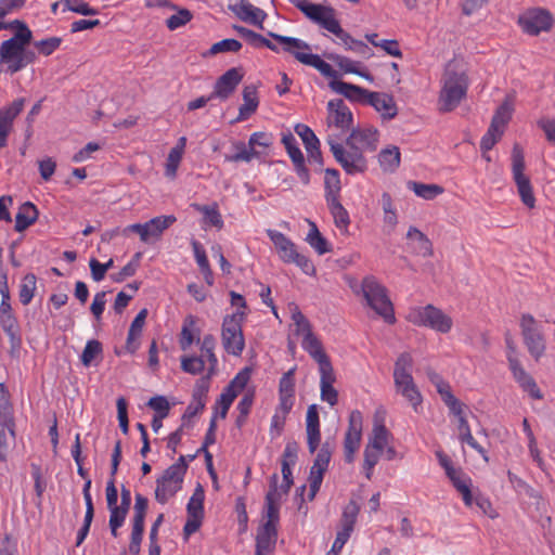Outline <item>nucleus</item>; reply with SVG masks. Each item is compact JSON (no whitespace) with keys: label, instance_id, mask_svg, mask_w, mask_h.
<instances>
[{"label":"nucleus","instance_id":"1","mask_svg":"<svg viewBox=\"0 0 555 555\" xmlns=\"http://www.w3.org/2000/svg\"><path fill=\"white\" fill-rule=\"evenodd\" d=\"M289 2L311 22L335 35L347 50L363 56L371 55V49L365 42L352 38L350 34L343 29L332 7L312 3L309 0H289Z\"/></svg>","mask_w":555,"mask_h":555},{"label":"nucleus","instance_id":"2","mask_svg":"<svg viewBox=\"0 0 555 555\" xmlns=\"http://www.w3.org/2000/svg\"><path fill=\"white\" fill-rule=\"evenodd\" d=\"M268 35L281 44L280 52L284 51L289 53L301 64L311 66L319 70L324 77H336V70L332 65L322 60L318 54L311 53V48L306 41L272 31H269Z\"/></svg>","mask_w":555,"mask_h":555},{"label":"nucleus","instance_id":"3","mask_svg":"<svg viewBox=\"0 0 555 555\" xmlns=\"http://www.w3.org/2000/svg\"><path fill=\"white\" fill-rule=\"evenodd\" d=\"M413 359L410 353H401L393 369V383L396 391L400 393L413 408L414 412L422 410L423 397L412 376Z\"/></svg>","mask_w":555,"mask_h":555},{"label":"nucleus","instance_id":"4","mask_svg":"<svg viewBox=\"0 0 555 555\" xmlns=\"http://www.w3.org/2000/svg\"><path fill=\"white\" fill-rule=\"evenodd\" d=\"M31 39L23 34H14L0 46V62L7 65V72L15 74L36 61L34 51L26 47Z\"/></svg>","mask_w":555,"mask_h":555},{"label":"nucleus","instance_id":"5","mask_svg":"<svg viewBox=\"0 0 555 555\" xmlns=\"http://www.w3.org/2000/svg\"><path fill=\"white\" fill-rule=\"evenodd\" d=\"M266 233L273 243L282 262L297 266L307 275H315L317 270L313 262L306 255L298 251L296 244L289 237L273 229H268Z\"/></svg>","mask_w":555,"mask_h":555},{"label":"nucleus","instance_id":"6","mask_svg":"<svg viewBox=\"0 0 555 555\" xmlns=\"http://www.w3.org/2000/svg\"><path fill=\"white\" fill-rule=\"evenodd\" d=\"M246 312L236 310L224 315L221 324V344L228 354L241 357L245 349L243 324Z\"/></svg>","mask_w":555,"mask_h":555},{"label":"nucleus","instance_id":"7","mask_svg":"<svg viewBox=\"0 0 555 555\" xmlns=\"http://www.w3.org/2000/svg\"><path fill=\"white\" fill-rule=\"evenodd\" d=\"M363 297L367 305L388 324L396 322L393 306L388 297L387 289L376 278L365 276L361 284Z\"/></svg>","mask_w":555,"mask_h":555},{"label":"nucleus","instance_id":"8","mask_svg":"<svg viewBox=\"0 0 555 555\" xmlns=\"http://www.w3.org/2000/svg\"><path fill=\"white\" fill-rule=\"evenodd\" d=\"M288 310L293 322V332L296 336L301 337L302 349L308 352L313 360L327 356L321 340L312 332L311 323L300 311L299 307L292 302L288 305Z\"/></svg>","mask_w":555,"mask_h":555},{"label":"nucleus","instance_id":"9","mask_svg":"<svg viewBox=\"0 0 555 555\" xmlns=\"http://www.w3.org/2000/svg\"><path fill=\"white\" fill-rule=\"evenodd\" d=\"M468 88L467 77L463 73L448 69L442 78V88L439 94V108L451 112L459 106L465 98Z\"/></svg>","mask_w":555,"mask_h":555},{"label":"nucleus","instance_id":"10","mask_svg":"<svg viewBox=\"0 0 555 555\" xmlns=\"http://www.w3.org/2000/svg\"><path fill=\"white\" fill-rule=\"evenodd\" d=\"M188 469L185 456L181 455L176 463L170 465L156 481L155 499L158 503L165 504L181 488L184 475Z\"/></svg>","mask_w":555,"mask_h":555},{"label":"nucleus","instance_id":"11","mask_svg":"<svg viewBox=\"0 0 555 555\" xmlns=\"http://www.w3.org/2000/svg\"><path fill=\"white\" fill-rule=\"evenodd\" d=\"M406 320L416 326L429 327L442 334L449 333L453 326L452 318L433 305L411 308Z\"/></svg>","mask_w":555,"mask_h":555},{"label":"nucleus","instance_id":"12","mask_svg":"<svg viewBox=\"0 0 555 555\" xmlns=\"http://www.w3.org/2000/svg\"><path fill=\"white\" fill-rule=\"evenodd\" d=\"M519 326L529 354L538 362L546 350V339L541 324L527 313L522 314Z\"/></svg>","mask_w":555,"mask_h":555},{"label":"nucleus","instance_id":"13","mask_svg":"<svg viewBox=\"0 0 555 555\" xmlns=\"http://www.w3.org/2000/svg\"><path fill=\"white\" fill-rule=\"evenodd\" d=\"M512 171L522 204L529 209L534 208L535 197L530 179L525 175V157L519 144H515L513 147Z\"/></svg>","mask_w":555,"mask_h":555},{"label":"nucleus","instance_id":"14","mask_svg":"<svg viewBox=\"0 0 555 555\" xmlns=\"http://www.w3.org/2000/svg\"><path fill=\"white\" fill-rule=\"evenodd\" d=\"M0 324L4 333L9 336L12 345L20 344L17 320L13 314L11 306V296L5 273L0 275Z\"/></svg>","mask_w":555,"mask_h":555},{"label":"nucleus","instance_id":"15","mask_svg":"<svg viewBox=\"0 0 555 555\" xmlns=\"http://www.w3.org/2000/svg\"><path fill=\"white\" fill-rule=\"evenodd\" d=\"M515 98L507 94L503 102L496 107L488 128V151L498 143L504 134L505 128L514 113Z\"/></svg>","mask_w":555,"mask_h":555},{"label":"nucleus","instance_id":"16","mask_svg":"<svg viewBox=\"0 0 555 555\" xmlns=\"http://www.w3.org/2000/svg\"><path fill=\"white\" fill-rule=\"evenodd\" d=\"M553 24L554 18L551 12L542 8L528 9L518 16V25L524 33L530 36H538L542 31H550Z\"/></svg>","mask_w":555,"mask_h":555},{"label":"nucleus","instance_id":"17","mask_svg":"<svg viewBox=\"0 0 555 555\" xmlns=\"http://www.w3.org/2000/svg\"><path fill=\"white\" fill-rule=\"evenodd\" d=\"M441 400L448 406L450 414L455 416L459 421V435L462 441L468 443L470 447L477 449L480 453H483L482 448L474 439L468 423L464 415L465 405L457 398L454 397L452 390L441 391Z\"/></svg>","mask_w":555,"mask_h":555},{"label":"nucleus","instance_id":"18","mask_svg":"<svg viewBox=\"0 0 555 555\" xmlns=\"http://www.w3.org/2000/svg\"><path fill=\"white\" fill-rule=\"evenodd\" d=\"M327 143L334 158L347 173L354 175L365 171L366 159L362 155L361 151L356 149L348 152L345 150L343 144L336 142L333 139H328Z\"/></svg>","mask_w":555,"mask_h":555},{"label":"nucleus","instance_id":"19","mask_svg":"<svg viewBox=\"0 0 555 555\" xmlns=\"http://www.w3.org/2000/svg\"><path fill=\"white\" fill-rule=\"evenodd\" d=\"M363 416L358 410H353L348 420V428L344 439V456L347 463H352L360 448L362 437Z\"/></svg>","mask_w":555,"mask_h":555},{"label":"nucleus","instance_id":"20","mask_svg":"<svg viewBox=\"0 0 555 555\" xmlns=\"http://www.w3.org/2000/svg\"><path fill=\"white\" fill-rule=\"evenodd\" d=\"M360 513V506L354 500H350L343 508L336 538L333 542L335 550H343L351 537Z\"/></svg>","mask_w":555,"mask_h":555},{"label":"nucleus","instance_id":"21","mask_svg":"<svg viewBox=\"0 0 555 555\" xmlns=\"http://www.w3.org/2000/svg\"><path fill=\"white\" fill-rule=\"evenodd\" d=\"M314 361L319 365L321 400L334 406L338 402V391L334 388L336 377L331 360L328 356H324Z\"/></svg>","mask_w":555,"mask_h":555},{"label":"nucleus","instance_id":"22","mask_svg":"<svg viewBox=\"0 0 555 555\" xmlns=\"http://www.w3.org/2000/svg\"><path fill=\"white\" fill-rule=\"evenodd\" d=\"M228 9L241 21L263 28L268 14L248 0H230Z\"/></svg>","mask_w":555,"mask_h":555},{"label":"nucleus","instance_id":"23","mask_svg":"<svg viewBox=\"0 0 555 555\" xmlns=\"http://www.w3.org/2000/svg\"><path fill=\"white\" fill-rule=\"evenodd\" d=\"M243 80L240 68L232 67L222 74L215 82L210 98L227 101Z\"/></svg>","mask_w":555,"mask_h":555},{"label":"nucleus","instance_id":"24","mask_svg":"<svg viewBox=\"0 0 555 555\" xmlns=\"http://www.w3.org/2000/svg\"><path fill=\"white\" fill-rule=\"evenodd\" d=\"M24 105L25 99L20 98L0 108V149L8 145V137L13 131L14 120L24 109Z\"/></svg>","mask_w":555,"mask_h":555},{"label":"nucleus","instance_id":"25","mask_svg":"<svg viewBox=\"0 0 555 555\" xmlns=\"http://www.w3.org/2000/svg\"><path fill=\"white\" fill-rule=\"evenodd\" d=\"M327 124L340 132H347L352 125V113L341 99L331 100L327 103Z\"/></svg>","mask_w":555,"mask_h":555},{"label":"nucleus","instance_id":"26","mask_svg":"<svg viewBox=\"0 0 555 555\" xmlns=\"http://www.w3.org/2000/svg\"><path fill=\"white\" fill-rule=\"evenodd\" d=\"M295 369L288 370L279 383V404L275 411L279 413L289 414L295 404Z\"/></svg>","mask_w":555,"mask_h":555},{"label":"nucleus","instance_id":"27","mask_svg":"<svg viewBox=\"0 0 555 555\" xmlns=\"http://www.w3.org/2000/svg\"><path fill=\"white\" fill-rule=\"evenodd\" d=\"M279 477L274 474L271 477L269 491L266 495V518L263 525H271L278 527L280 520V507L284 496L286 494L280 493L278 489Z\"/></svg>","mask_w":555,"mask_h":555},{"label":"nucleus","instance_id":"28","mask_svg":"<svg viewBox=\"0 0 555 555\" xmlns=\"http://www.w3.org/2000/svg\"><path fill=\"white\" fill-rule=\"evenodd\" d=\"M509 369L513 373V377L519 384V386L527 391L533 399H542L543 395L539 389L535 380L532 378L530 374H528L522 367L520 361L512 356L511 353L507 356Z\"/></svg>","mask_w":555,"mask_h":555},{"label":"nucleus","instance_id":"29","mask_svg":"<svg viewBox=\"0 0 555 555\" xmlns=\"http://www.w3.org/2000/svg\"><path fill=\"white\" fill-rule=\"evenodd\" d=\"M367 95L366 104L373 106L383 119L390 120L397 116L398 107L391 94L371 91Z\"/></svg>","mask_w":555,"mask_h":555},{"label":"nucleus","instance_id":"30","mask_svg":"<svg viewBox=\"0 0 555 555\" xmlns=\"http://www.w3.org/2000/svg\"><path fill=\"white\" fill-rule=\"evenodd\" d=\"M296 133L301 138L305 147L307 150L309 160L315 162L320 166H322V154L320 151V141L312 131L311 128H309L307 125L298 124L295 127Z\"/></svg>","mask_w":555,"mask_h":555},{"label":"nucleus","instance_id":"31","mask_svg":"<svg viewBox=\"0 0 555 555\" xmlns=\"http://www.w3.org/2000/svg\"><path fill=\"white\" fill-rule=\"evenodd\" d=\"M378 130L373 127L354 129L351 131L350 137L348 138V144L357 145L359 151H375L378 143Z\"/></svg>","mask_w":555,"mask_h":555},{"label":"nucleus","instance_id":"32","mask_svg":"<svg viewBox=\"0 0 555 555\" xmlns=\"http://www.w3.org/2000/svg\"><path fill=\"white\" fill-rule=\"evenodd\" d=\"M197 343L199 344L201 350V354L198 357H203V360H205L208 378H211L218 372V358L215 353L216 338L214 335L207 334L203 337V339L197 338Z\"/></svg>","mask_w":555,"mask_h":555},{"label":"nucleus","instance_id":"33","mask_svg":"<svg viewBox=\"0 0 555 555\" xmlns=\"http://www.w3.org/2000/svg\"><path fill=\"white\" fill-rule=\"evenodd\" d=\"M278 540V527L271 525H262L256 537V552L255 555H269L271 554Z\"/></svg>","mask_w":555,"mask_h":555},{"label":"nucleus","instance_id":"34","mask_svg":"<svg viewBox=\"0 0 555 555\" xmlns=\"http://www.w3.org/2000/svg\"><path fill=\"white\" fill-rule=\"evenodd\" d=\"M409 248L416 255L430 257L433 255V244L430 240L415 227H410L406 233Z\"/></svg>","mask_w":555,"mask_h":555},{"label":"nucleus","instance_id":"35","mask_svg":"<svg viewBox=\"0 0 555 555\" xmlns=\"http://www.w3.org/2000/svg\"><path fill=\"white\" fill-rule=\"evenodd\" d=\"M259 106L257 88L254 85L245 86L243 89V104L238 108L237 117L232 121L241 122L253 116Z\"/></svg>","mask_w":555,"mask_h":555},{"label":"nucleus","instance_id":"36","mask_svg":"<svg viewBox=\"0 0 555 555\" xmlns=\"http://www.w3.org/2000/svg\"><path fill=\"white\" fill-rule=\"evenodd\" d=\"M330 87L333 91L344 95L346 99L361 104H366L367 94L371 92L370 90L341 80L331 81Z\"/></svg>","mask_w":555,"mask_h":555},{"label":"nucleus","instance_id":"37","mask_svg":"<svg viewBox=\"0 0 555 555\" xmlns=\"http://www.w3.org/2000/svg\"><path fill=\"white\" fill-rule=\"evenodd\" d=\"M39 216V211L37 207L30 203L26 202L21 205L16 216H15V225L14 229L16 232H23L31 224H34Z\"/></svg>","mask_w":555,"mask_h":555},{"label":"nucleus","instance_id":"38","mask_svg":"<svg viewBox=\"0 0 555 555\" xmlns=\"http://www.w3.org/2000/svg\"><path fill=\"white\" fill-rule=\"evenodd\" d=\"M9 431L12 437H14V421L12 417V413L9 408L5 406L3 412H0V461L3 462L7 460L8 454V442H7V434Z\"/></svg>","mask_w":555,"mask_h":555},{"label":"nucleus","instance_id":"39","mask_svg":"<svg viewBox=\"0 0 555 555\" xmlns=\"http://www.w3.org/2000/svg\"><path fill=\"white\" fill-rule=\"evenodd\" d=\"M341 183L337 169L327 168L324 171V197L325 202L340 198Z\"/></svg>","mask_w":555,"mask_h":555},{"label":"nucleus","instance_id":"40","mask_svg":"<svg viewBox=\"0 0 555 555\" xmlns=\"http://www.w3.org/2000/svg\"><path fill=\"white\" fill-rule=\"evenodd\" d=\"M401 162V153L398 146L390 145L383 149L378 154V163L384 172H395Z\"/></svg>","mask_w":555,"mask_h":555},{"label":"nucleus","instance_id":"41","mask_svg":"<svg viewBox=\"0 0 555 555\" xmlns=\"http://www.w3.org/2000/svg\"><path fill=\"white\" fill-rule=\"evenodd\" d=\"M328 210L333 217L334 223L336 228L343 233L346 234L348 232V228L350 225V217L347 209L343 206L339 199L328 201L326 202Z\"/></svg>","mask_w":555,"mask_h":555},{"label":"nucleus","instance_id":"42","mask_svg":"<svg viewBox=\"0 0 555 555\" xmlns=\"http://www.w3.org/2000/svg\"><path fill=\"white\" fill-rule=\"evenodd\" d=\"M176 217L173 215L169 216H157L152 218L145 223L147 237L150 242L152 240H158L165 230H167L170 225L176 222Z\"/></svg>","mask_w":555,"mask_h":555},{"label":"nucleus","instance_id":"43","mask_svg":"<svg viewBox=\"0 0 555 555\" xmlns=\"http://www.w3.org/2000/svg\"><path fill=\"white\" fill-rule=\"evenodd\" d=\"M448 477L454 488L461 493L465 505L470 506L473 504L470 479L461 469H455L453 473L448 475Z\"/></svg>","mask_w":555,"mask_h":555},{"label":"nucleus","instance_id":"44","mask_svg":"<svg viewBox=\"0 0 555 555\" xmlns=\"http://www.w3.org/2000/svg\"><path fill=\"white\" fill-rule=\"evenodd\" d=\"M391 438V433L386 428L384 424L375 423L372 437L365 447L383 453L385 448L389 444Z\"/></svg>","mask_w":555,"mask_h":555},{"label":"nucleus","instance_id":"45","mask_svg":"<svg viewBox=\"0 0 555 555\" xmlns=\"http://www.w3.org/2000/svg\"><path fill=\"white\" fill-rule=\"evenodd\" d=\"M193 207L198 212L203 214V222L205 225L215 227L218 230L223 228L224 222L217 203H214L212 205L193 204Z\"/></svg>","mask_w":555,"mask_h":555},{"label":"nucleus","instance_id":"46","mask_svg":"<svg viewBox=\"0 0 555 555\" xmlns=\"http://www.w3.org/2000/svg\"><path fill=\"white\" fill-rule=\"evenodd\" d=\"M197 334L198 330L196 328V318L194 315H188L183 321L180 333V348L184 351L190 349L193 343L195 341Z\"/></svg>","mask_w":555,"mask_h":555},{"label":"nucleus","instance_id":"47","mask_svg":"<svg viewBox=\"0 0 555 555\" xmlns=\"http://www.w3.org/2000/svg\"><path fill=\"white\" fill-rule=\"evenodd\" d=\"M409 190L413 191L416 196L431 201L444 192V189L438 184H426L416 181H409L406 183Z\"/></svg>","mask_w":555,"mask_h":555},{"label":"nucleus","instance_id":"48","mask_svg":"<svg viewBox=\"0 0 555 555\" xmlns=\"http://www.w3.org/2000/svg\"><path fill=\"white\" fill-rule=\"evenodd\" d=\"M273 143V135L264 131H257L250 134L247 145L257 153L256 158H260L266 150Z\"/></svg>","mask_w":555,"mask_h":555},{"label":"nucleus","instance_id":"49","mask_svg":"<svg viewBox=\"0 0 555 555\" xmlns=\"http://www.w3.org/2000/svg\"><path fill=\"white\" fill-rule=\"evenodd\" d=\"M306 241L319 255H324L331 251L328 242L323 237L314 222H310V229Z\"/></svg>","mask_w":555,"mask_h":555},{"label":"nucleus","instance_id":"50","mask_svg":"<svg viewBox=\"0 0 555 555\" xmlns=\"http://www.w3.org/2000/svg\"><path fill=\"white\" fill-rule=\"evenodd\" d=\"M37 285V278L34 273H27L21 281L20 284V292L18 297L20 301L27 306L30 304V301L34 298L36 286Z\"/></svg>","mask_w":555,"mask_h":555},{"label":"nucleus","instance_id":"51","mask_svg":"<svg viewBox=\"0 0 555 555\" xmlns=\"http://www.w3.org/2000/svg\"><path fill=\"white\" fill-rule=\"evenodd\" d=\"M204 489L198 485L186 505L188 516L204 517Z\"/></svg>","mask_w":555,"mask_h":555},{"label":"nucleus","instance_id":"52","mask_svg":"<svg viewBox=\"0 0 555 555\" xmlns=\"http://www.w3.org/2000/svg\"><path fill=\"white\" fill-rule=\"evenodd\" d=\"M233 147L235 150V153L233 155H227L225 160L231 163H250L254 158H256L257 153L254 152V150H250L249 146L243 142L237 141L233 143Z\"/></svg>","mask_w":555,"mask_h":555},{"label":"nucleus","instance_id":"53","mask_svg":"<svg viewBox=\"0 0 555 555\" xmlns=\"http://www.w3.org/2000/svg\"><path fill=\"white\" fill-rule=\"evenodd\" d=\"M181 370L191 375H198L207 371V367L203 357L192 354L181 357Z\"/></svg>","mask_w":555,"mask_h":555},{"label":"nucleus","instance_id":"54","mask_svg":"<svg viewBox=\"0 0 555 555\" xmlns=\"http://www.w3.org/2000/svg\"><path fill=\"white\" fill-rule=\"evenodd\" d=\"M250 379V370L244 367L241 370L224 388L228 392L235 393V398L246 388Z\"/></svg>","mask_w":555,"mask_h":555},{"label":"nucleus","instance_id":"55","mask_svg":"<svg viewBox=\"0 0 555 555\" xmlns=\"http://www.w3.org/2000/svg\"><path fill=\"white\" fill-rule=\"evenodd\" d=\"M103 348L102 344L96 339H90L87 341L82 353L80 356V361L85 366H90L91 363L102 354Z\"/></svg>","mask_w":555,"mask_h":555},{"label":"nucleus","instance_id":"56","mask_svg":"<svg viewBox=\"0 0 555 555\" xmlns=\"http://www.w3.org/2000/svg\"><path fill=\"white\" fill-rule=\"evenodd\" d=\"M382 454L383 453L379 451H375L366 447L364 448L362 470L367 480L372 479L374 474V467L377 465Z\"/></svg>","mask_w":555,"mask_h":555},{"label":"nucleus","instance_id":"57","mask_svg":"<svg viewBox=\"0 0 555 555\" xmlns=\"http://www.w3.org/2000/svg\"><path fill=\"white\" fill-rule=\"evenodd\" d=\"M128 512V508L121 506L109 508L108 525L113 537H118V529L122 527Z\"/></svg>","mask_w":555,"mask_h":555},{"label":"nucleus","instance_id":"58","mask_svg":"<svg viewBox=\"0 0 555 555\" xmlns=\"http://www.w3.org/2000/svg\"><path fill=\"white\" fill-rule=\"evenodd\" d=\"M334 61L336 63V65L344 72V73H347V74H356V75H359L367 80H372V77L369 73H364V72H361L359 69V63L356 62V61H352L351 59L349 57H346V56H341V55H337L336 57H334Z\"/></svg>","mask_w":555,"mask_h":555},{"label":"nucleus","instance_id":"59","mask_svg":"<svg viewBox=\"0 0 555 555\" xmlns=\"http://www.w3.org/2000/svg\"><path fill=\"white\" fill-rule=\"evenodd\" d=\"M242 49V43L232 38L223 39L214 43L209 49L210 55H216L223 52H238Z\"/></svg>","mask_w":555,"mask_h":555},{"label":"nucleus","instance_id":"60","mask_svg":"<svg viewBox=\"0 0 555 555\" xmlns=\"http://www.w3.org/2000/svg\"><path fill=\"white\" fill-rule=\"evenodd\" d=\"M183 154H181V147H172L168 154L166 160L165 175L173 179L177 175L178 167L181 163Z\"/></svg>","mask_w":555,"mask_h":555},{"label":"nucleus","instance_id":"61","mask_svg":"<svg viewBox=\"0 0 555 555\" xmlns=\"http://www.w3.org/2000/svg\"><path fill=\"white\" fill-rule=\"evenodd\" d=\"M193 15L188 9H180L176 14H172L166 20V26L170 30H176L184 25H186Z\"/></svg>","mask_w":555,"mask_h":555},{"label":"nucleus","instance_id":"62","mask_svg":"<svg viewBox=\"0 0 555 555\" xmlns=\"http://www.w3.org/2000/svg\"><path fill=\"white\" fill-rule=\"evenodd\" d=\"M64 10H68L81 15H96L99 11L90 7L87 2L81 0H64Z\"/></svg>","mask_w":555,"mask_h":555},{"label":"nucleus","instance_id":"63","mask_svg":"<svg viewBox=\"0 0 555 555\" xmlns=\"http://www.w3.org/2000/svg\"><path fill=\"white\" fill-rule=\"evenodd\" d=\"M282 143L292 162H296L304 158V154L301 153L298 146L297 140L291 132L283 134Z\"/></svg>","mask_w":555,"mask_h":555},{"label":"nucleus","instance_id":"64","mask_svg":"<svg viewBox=\"0 0 555 555\" xmlns=\"http://www.w3.org/2000/svg\"><path fill=\"white\" fill-rule=\"evenodd\" d=\"M331 456H332V453H331L327 444L322 446L321 449L319 450V452L314 459L313 465L311 466L310 469L315 470V472L325 473L328 468Z\"/></svg>","mask_w":555,"mask_h":555}]
</instances>
